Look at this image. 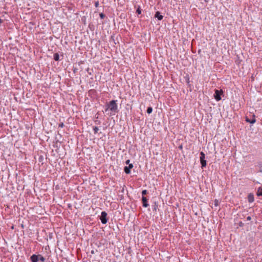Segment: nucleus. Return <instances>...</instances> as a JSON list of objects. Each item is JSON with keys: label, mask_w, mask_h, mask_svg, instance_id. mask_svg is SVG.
<instances>
[{"label": "nucleus", "mask_w": 262, "mask_h": 262, "mask_svg": "<svg viewBox=\"0 0 262 262\" xmlns=\"http://www.w3.org/2000/svg\"><path fill=\"white\" fill-rule=\"evenodd\" d=\"M243 225H244V224H243L242 222H240L239 223V226L242 227V226H243Z\"/></svg>", "instance_id": "25"}, {"label": "nucleus", "mask_w": 262, "mask_h": 262, "mask_svg": "<svg viewBox=\"0 0 262 262\" xmlns=\"http://www.w3.org/2000/svg\"><path fill=\"white\" fill-rule=\"evenodd\" d=\"M129 162H130V160H127V161H126V162H125L126 164H128V165H129V164H130V163H129Z\"/></svg>", "instance_id": "26"}, {"label": "nucleus", "mask_w": 262, "mask_h": 262, "mask_svg": "<svg viewBox=\"0 0 262 262\" xmlns=\"http://www.w3.org/2000/svg\"><path fill=\"white\" fill-rule=\"evenodd\" d=\"M148 193V191L147 190H143L142 191V196H144L145 195L147 194Z\"/></svg>", "instance_id": "17"}, {"label": "nucleus", "mask_w": 262, "mask_h": 262, "mask_svg": "<svg viewBox=\"0 0 262 262\" xmlns=\"http://www.w3.org/2000/svg\"><path fill=\"white\" fill-rule=\"evenodd\" d=\"M88 72L89 73L90 75L91 74V73H89L90 72V71H88Z\"/></svg>", "instance_id": "31"}, {"label": "nucleus", "mask_w": 262, "mask_h": 262, "mask_svg": "<svg viewBox=\"0 0 262 262\" xmlns=\"http://www.w3.org/2000/svg\"><path fill=\"white\" fill-rule=\"evenodd\" d=\"M128 167L129 168H130L131 169L133 167V164H129Z\"/></svg>", "instance_id": "22"}, {"label": "nucleus", "mask_w": 262, "mask_h": 262, "mask_svg": "<svg viewBox=\"0 0 262 262\" xmlns=\"http://www.w3.org/2000/svg\"><path fill=\"white\" fill-rule=\"evenodd\" d=\"M95 123H96V124H100V122L99 121H98V120H96V121H95Z\"/></svg>", "instance_id": "27"}, {"label": "nucleus", "mask_w": 262, "mask_h": 262, "mask_svg": "<svg viewBox=\"0 0 262 262\" xmlns=\"http://www.w3.org/2000/svg\"><path fill=\"white\" fill-rule=\"evenodd\" d=\"M117 101V100H113L109 102L106 103L105 105V112L109 116L115 115L116 113L118 112L119 110Z\"/></svg>", "instance_id": "1"}, {"label": "nucleus", "mask_w": 262, "mask_h": 262, "mask_svg": "<svg viewBox=\"0 0 262 262\" xmlns=\"http://www.w3.org/2000/svg\"><path fill=\"white\" fill-rule=\"evenodd\" d=\"M99 3L98 1H96L95 2V6L96 7H98L99 6Z\"/></svg>", "instance_id": "21"}, {"label": "nucleus", "mask_w": 262, "mask_h": 262, "mask_svg": "<svg viewBox=\"0 0 262 262\" xmlns=\"http://www.w3.org/2000/svg\"><path fill=\"white\" fill-rule=\"evenodd\" d=\"M3 23V20H2L1 18H0V23Z\"/></svg>", "instance_id": "29"}, {"label": "nucleus", "mask_w": 262, "mask_h": 262, "mask_svg": "<svg viewBox=\"0 0 262 262\" xmlns=\"http://www.w3.org/2000/svg\"><path fill=\"white\" fill-rule=\"evenodd\" d=\"M124 171L126 174H129L130 173V169L128 166H125L124 168Z\"/></svg>", "instance_id": "11"}, {"label": "nucleus", "mask_w": 262, "mask_h": 262, "mask_svg": "<svg viewBox=\"0 0 262 262\" xmlns=\"http://www.w3.org/2000/svg\"><path fill=\"white\" fill-rule=\"evenodd\" d=\"M99 16L101 19H103L105 17V14H104L103 13H100Z\"/></svg>", "instance_id": "18"}, {"label": "nucleus", "mask_w": 262, "mask_h": 262, "mask_svg": "<svg viewBox=\"0 0 262 262\" xmlns=\"http://www.w3.org/2000/svg\"><path fill=\"white\" fill-rule=\"evenodd\" d=\"M252 116L253 117V118L252 119H250L248 118L247 117H246V121L248 123H250L251 124L254 123L256 122V119H255V115H253Z\"/></svg>", "instance_id": "8"}, {"label": "nucleus", "mask_w": 262, "mask_h": 262, "mask_svg": "<svg viewBox=\"0 0 262 262\" xmlns=\"http://www.w3.org/2000/svg\"><path fill=\"white\" fill-rule=\"evenodd\" d=\"M205 1L206 3H208V0H204Z\"/></svg>", "instance_id": "30"}, {"label": "nucleus", "mask_w": 262, "mask_h": 262, "mask_svg": "<svg viewBox=\"0 0 262 262\" xmlns=\"http://www.w3.org/2000/svg\"><path fill=\"white\" fill-rule=\"evenodd\" d=\"M152 108L151 106L148 107L147 109V113L148 114H150L152 113Z\"/></svg>", "instance_id": "14"}, {"label": "nucleus", "mask_w": 262, "mask_h": 262, "mask_svg": "<svg viewBox=\"0 0 262 262\" xmlns=\"http://www.w3.org/2000/svg\"><path fill=\"white\" fill-rule=\"evenodd\" d=\"M87 71H89V68H88L86 70Z\"/></svg>", "instance_id": "32"}, {"label": "nucleus", "mask_w": 262, "mask_h": 262, "mask_svg": "<svg viewBox=\"0 0 262 262\" xmlns=\"http://www.w3.org/2000/svg\"><path fill=\"white\" fill-rule=\"evenodd\" d=\"M30 260L31 262H38L39 260V257L38 255L34 254L31 256Z\"/></svg>", "instance_id": "6"}, {"label": "nucleus", "mask_w": 262, "mask_h": 262, "mask_svg": "<svg viewBox=\"0 0 262 262\" xmlns=\"http://www.w3.org/2000/svg\"><path fill=\"white\" fill-rule=\"evenodd\" d=\"M214 205L215 206L218 205V201L217 200H215V201H214Z\"/></svg>", "instance_id": "23"}, {"label": "nucleus", "mask_w": 262, "mask_h": 262, "mask_svg": "<svg viewBox=\"0 0 262 262\" xmlns=\"http://www.w3.org/2000/svg\"><path fill=\"white\" fill-rule=\"evenodd\" d=\"M223 94V91L222 90H215V93L214 94V97L215 99L219 101L221 100V95Z\"/></svg>", "instance_id": "2"}, {"label": "nucleus", "mask_w": 262, "mask_h": 262, "mask_svg": "<svg viewBox=\"0 0 262 262\" xmlns=\"http://www.w3.org/2000/svg\"><path fill=\"white\" fill-rule=\"evenodd\" d=\"M107 214L105 211H102L101 213L100 220L103 224H105L107 222L108 219L107 218Z\"/></svg>", "instance_id": "4"}, {"label": "nucleus", "mask_w": 262, "mask_h": 262, "mask_svg": "<svg viewBox=\"0 0 262 262\" xmlns=\"http://www.w3.org/2000/svg\"><path fill=\"white\" fill-rule=\"evenodd\" d=\"M38 256L39 257V260H40L41 262H45V261L46 259H45V258L43 256H42L40 254H38Z\"/></svg>", "instance_id": "13"}, {"label": "nucleus", "mask_w": 262, "mask_h": 262, "mask_svg": "<svg viewBox=\"0 0 262 262\" xmlns=\"http://www.w3.org/2000/svg\"><path fill=\"white\" fill-rule=\"evenodd\" d=\"M185 79H186V83L188 84H189V83H190V80H189V76L188 75H187L186 76H185Z\"/></svg>", "instance_id": "15"}, {"label": "nucleus", "mask_w": 262, "mask_h": 262, "mask_svg": "<svg viewBox=\"0 0 262 262\" xmlns=\"http://www.w3.org/2000/svg\"><path fill=\"white\" fill-rule=\"evenodd\" d=\"M200 163L201 164L202 168H204L206 166V160H205V154L203 152L201 151L200 152Z\"/></svg>", "instance_id": "3"}, {"label": "nucleus", "mask_w": 262, "mask_h": 262, "mask_svg": "<svg viewBox=\"0 0 262 262\" xmlns=\"http://www.w3.org/2000/svg\"><path fill=\"white\" fill-rule=\"evenodd\" d=\"M256 194L259 196H262V188H258Z\"/></svg>", "instance_id": "12"}, {"label": "nucleus", "mask_w": 262, "mask_h": 262, "mask_svg": "<svg viewBox=\"0 0 262 262\" xmlns=\"http://www.w3.org/2000/svg\"><path fill=\"white\" fill-rule=\"evenodd\" d=\"M155 17L156 18H157L158 19V20H162L163 19V16L161 14L160 12H159V11H157V12H156Z\"/></svg>", "instance_id": "10"}, {"label": "nucleus", "mask_w": 262, "mask_h": 262, "mask_svg": "<svg viewBox=\"0 0 262 262\" xmlns=\"http://www.w3.org/2000/svg\"><path fill=\"white\" fill-rule=\"evenodd\" d=\"M251 220V216H248L247 217V221H250Z\"/></svg>", "instance_id": "24"}, {"label": "nucleus", "mask_w": 262, "mask_h": 262, "mask_svg": "<svg viewBox=\"0 0 262 262\" xmlns=\"http://www.w3.org/2000/svg\"><path fill=\"white\" fill-rule=\"evenodd\" d=\"M136 13L138 14H140L141 13V10L140 8H138L136 11Z\"/></svg>", "instance_id": "20"}, {"label": "nucleus", "mask_w": 262, "mask_h": 262, "mask_svg": "<svg viewBox=\"0 0 262 262\" xmlns=\"http://www.w3.org/2000/svg\"><path fill=\"white\" fill-rule=\"evenodd\" d=\"M98 130H99V128L97 126H94L93 127V130H94V134H97L98 132Z\"/></svg>", "instance_id": "16"}, {"label": "nucleus", "mask_w": 262, "mask_h": 262, "mask_svg": "<svg viewBox=\"0 0 262 262\" xmlns=\"http://www.w3.org/2000/svg\"><path fill=\"white\" fill-rule=\"evenodd\" d=\"M61 56L62 57V58L61 59H59V55L58 53H56L53 55V59L55 61H59V60H61V59H63V55L62 54V55H61Z\"/></svg>", "instance_id": "9"}, {"label": "nucleus", "mask_w": 262, "mask_h": 262, "mask_svg": "<svg viewBox=\"0 0 262 262\" xmlns=\"http://www.w3.org/2000/svg\"><path fill=\"white\" fill-rule=\"evenodd\" d=\"M156 206H157L156 203H155V207H154V208H155V210L156 209Z\"/></svg>", "instance_id": "28"}, {"label": "nucleus", "mask_w": 262, "mask_h": 262, "mask_svg": "<svg viewBox=\"0 0 262 262\" xmlns=\"http://www.w3.org/2000/svg\"><path fill=\"white\" fill-rule=\"evenodd\" d=\"M142 205L144 207H147L149 206L148 204V199L144 196L142 198Z\"/></svg>", "instance_id": "5"}, {"label": "nucleus", "mask_w": 262, "mask_h": 262, "mask_svg": "<svg viewBox=\"0 0 262 262\" xmlns=\"http://www.w3.org/2000/svg\"><path fill=\"white\" fill-rule=\"evenodd\" d=\"M248 201L249 203H252L254 202V195L253 193H249V194L248 195Z\"/></svg>", "instance_id": "7"}, {"label": "nucleus", "mask_w": 262, "mask_h": 262, "mask_svg": "<svg viewBox=\"0 0 262 262\" xmlns=\"http://www.w3.org/2000/svg\"><path fill=\"white\" fill-rule=\"evenodd\" d=\"M64 126V124L63 122H61L58 125V127H61V128H62Z\"/></svg>", "instance_id": "19"}]
</instances>
